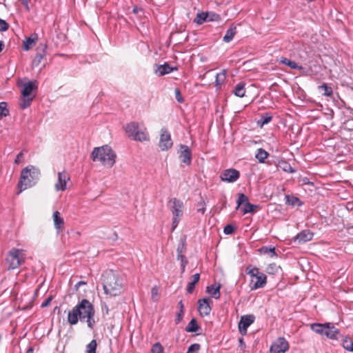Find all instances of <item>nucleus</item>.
<instances>
[{
	"label": "nucleus",
	"mask_w": 353,
	"mask_h": 353,
	"mask_svg": "<svg viewBox=\"0 0 353 353\" xmlns=\"http://www.w3.org/2000/svg\"><path fill=\"white\" fill-rule=\"evenodd\" d=\"M41 176L40 170L32 165L23 168L20 174L19 181L17 184L19 194L22 191L31 188L37 184Z\"/></svg>",
	"instance_id": "1"
},
{
	"label": "nucleus",
	"mask_w": 353,
	"mask_h": 353,
	"mask_svg": "<svg viewBox=\"0 0 353 353\" xmlns=\"http://www.w3.org/2000/svg\"><path fill=\"white\" fill-rule=\"evenodd\" d=\"M103 288L106 295L115 296L121 293L122 283L117 274L108 271L103 274Z\"/></svg>",
	"instance_id": "2"
},
{
	"label": "nucleus",
	"mask_w": 353,
	"mask_h": 353,
	"mask_svg": "<svg viewBox=\"0 0 353 353\" xmlns=\"http://www.w3.org/2000/svg\"><path fill=\"white\" fill-rule=\"evenodd\" d=\"M116 154L108 145L94 148L91 157L94 161H99L103 165L112 168L115 163Z\"/></svg>",
	"instance_id": "3"
},
{
	"label": "nucleus",
	"mask_w": 353,
	"mask_h": 353,
	"mask_svg": "<svg viewBox=\"0 0 353 353\" xmlns=\"http://www.w3.org/2000/svg\"><path fill=\"white\" fill-rule=\"evenodd\" d=\"M87 285V282L81 281L75 285L76 294L74 298L77 299V303L72 309H93V297L90 291L80 290L81 285Z\"/></svg>",
	"instance_id": "4"
},
{
	"label": "nucleus",
	"mask_w": 353,
	"mask_h": 353,
	"mask_svg": "<svg viewBox=\"0 0 353 353\" xmlns=\"http://www.w3.org/2000/svg\"><path fill=\"white\" fill-rule=\"evenodd\" d=\"M310 327L316 334L325 335L330 339H338V335L340 334L339 329L336 328L332 323H314L310 324Z\"/></svg>",
	"instance_id": "5"
},
{
	"label": "nucleus",
	"mask_w": 353,
	"mask_h": 353,
	"mask_svg": "<svg viewBox=\"0 0 353 353\" xmlns=\"http://www.w3.org/2000/svg\"><path fill=\"white\" fill-rule=\"evenodd\" d=\"M26 252L23 249L12 248L6 258L8 263V270H14L19 268L25 262Z\"/></svg>",
	"instance_id": "6"
},
{
	"label": "nucleus",
	"mask_w": 353,
	"mask_h": 353,
	"mask_svg": "<svg viewBox=\"0 0 353 353\" xmlns=\"http://www.w3.org/2000/svg\"><path fill=\"white\" fill-rule=\"evenodd\" d=\"M125 132L133 140L143 141L148 140L146 128L137 122H132L125 126Z\"/></svg>",
	"instance_id": "7"
},
{
	"label": "nucleus",
	"mask_w": 353,
	"mask_h": 353,
	"mask_svg": "<svg viewBox=\"0 0 353 353\" xmlns=\"http://www.w3.org/2000/svg\"><path fill=\"white\" fill-rule=\"evenodd\" d=\"M168 207L173 215L172 230L177 227L181 217L183 215V203L176 198H172L168 201Z\"/></svg>",
	"instance_id": "8"
},
{
	"label": "nucleus",
	"mask_w": 353,
	"mask_h": 353,
	"mask_svg": "<svg viewBox=\"0 0 353 353\" xmlns=\"http://www.w3.org/2000/svg\"><path fill=\"white\" fill-rule=\"evenodd\" d=\"M244 204L243 208H242V212L243 214L247 213H252L254 212L256 209L257 208V205L250 203L248 201V198L244 194H239V198L237 200V206L236 210H238L241 205Z\"/></svg>",
	"instance_id": "9"
},
{
	"label": "nucleus",
	"mask_w": 353,
	"mask_h": 353,
	"mask_svg": "<svg viewBox=\"0 0 353 353\" xmlns=\"http://www.w3.org/2000/svg\"><path fill=\"white\" fill-rule=\"evenodd\" d=\"M289 350L288 342L284 337H279L271 345L270 353H285Z\"/></svg>",
	"instance_id": "10"
},
{
	"label": "nucleus",
	"mask_w": 353,
	"mask_h": 353,
	"mask_svg": "<svg viewBox=\"0 0 353 353\" xmlns=\"http://www.w3.org/2000/svg\"><path fill=\"white\" fill-rule=\"evenodd\" d=\"M173 145L171 139L170 133L165 128H163L161 130V135L159 146L161 150H167L172 148Z\"/></svg>",
	"instance_id": "11"
},
{
	"label": "nucleus",
	"mask_w": 353,
	"mask_h": 353,
	"mask_svg": "<svg viewBox=\"0 0 353 353\" xmlns=\"http://www.w3.org/2000/svg\"><path fill=\"white\" fill-rule=\"evenodd\" d=\"M255 316L253 314H246L241 317L238 324V328L242 336L247 334L248 327L254 322Z\"/></svg>",
	"instance_id": "12"
},
{
	"label": "nucleus",
	"mask_w": 353,
	"mask_h": 353,
	"mask_svg": "<svg viewBox=\"0 0 353 353\" xmlns=\"http://www.w3.org/2000/svg\"><path fill=\"white\" fill-rule=\"evenodd\" d=\"M239 176V172L232 168L224 170L220 176L222 181H227L228 183H233L236 181Z\"/></svg>",
	"instance_id": "13"
},
{
	"label": "nucleus",
	"mask_w": 353,
	"mask_h": 353,
	"mask_svg": "<svg viewBox=\"0 0 353 353\" xmlns=\"http://www.w3.org/2000/svg\"><path fill=\"white\" fill-rule=\"evenodd\" d=\"M179 159L182 163L188 165H190L192 162V152L188 145H180Z\"/></svg>",
	"instance_id": "14"
},
{
	"label": "nucleus",
	"mask_w": 353,
	"mask_h": 353,
	"mask_svg": "<svg viewBox=\"0 0 353 353\" xmlns=\"http://www.w3.org/2000/svg\"><path fill=\"white\" fill-rule=\"evenodd\" d=\"M70 180L69 174L63 171L58 173V180L55 184L57 191H64L66 189L67 181Z\"/></svg>",
	"instance_id": "15"
},
{
	"label": "nucleus",
	"mask_w": 353,
	"mask_h": 353,
	"mask_svg": "<svg viewBox=\"0 0 353 353\" xmlns=\"http://www.w3.org/2000/svg\"><path fill=\"white\" fill-rule=\"evenodd\" d=\"M266 276L262 273L259 272L255 277L251 279V289L256 290L260 288H263L266 283Z\"/></svg>",
	"instance_id": "16"
},
{
	"label": "nucleus",
	"mask_w": 353,
	"mask_h": 353,
	"mask_svg": "<svg viewBox=\"0 0 353 353\" xmlns=\"http://www.w3.org/2000/svg\"><path fill=\"white\" fill-rule=\"evenodd\" d=\"M39 37L37 33H32L30 37H26L23 42V48L24 50L32 49L38 41Z\"/></svg>",
	"instance_id": "17"
},
{
	"label": "nucleus",
	"mask_w": 353,
	"mask_h": 353,
	"mask_svg": "<svg viewBox=\"0 0 353 353\" xmlns=\"http://www.w3.org/2000/svg\"><path fill=\"white\" fill-rule=\"evenodd\" d=\"M37 90L36 81H28L23 85V88L21 91L23 97H32L31 93Z\"/></svg>",
	"instance_id": "18"
},
{
	"label": "nucleus",
	"mask_w": 353,
	"mask_h": 353,
	"mask_svg": "<svg viewBox=\"0 0 353 353\" xmlns=\"http://www.w3.org/2000/svg\"><path fill=\"white\" fill-rule=\"evenodd\" d=\"M176 68H174L170 65L168 63H165L163 65H157V68L155 70V73L158 74V76L161 77L166 74H169L172 72Z\"/></svg>",
	"instance_id": "19"
},
{
	"label": "nucleus",
	"mask_w": 353,
	"mask_h": 353,
	"mask_svg": "<svg viewBox=\"0 0 353 353\" xmlns=\"http://www.w3.org/2000/svg\"><path fill=\"white\" fill-rule=\"evenodd\" d=\"M220 288L221 285L219 283H215L207 287L206 292L209 294L214 299H219L220 296Z\"/></svg>",
	"instance_id": "20"
},
{
	"label": "nucleus",
	"mask_w": 353,
	"mask_h": 353,
	"mask_svg": "<svg viewBox=\"0 0 353 353\" xmlns=\"http://www.w3.org/2000/svg\"><path fill=\"white\" fill-rule=\"evenodd\" d=\"M313 237V233L310 230H303L300 233H299L296 237V241H298L299 243H305L312 240Z\"/></svg>",
	"instance_id": "21"
},
{
	"label": "nucleus",
	"mask_w": 353,
	"mask_h": 353,
	"mask_svg": "<svg viewBox=\"0 0 353 353\" xmlns=\"http://www.w3.org/2000/svg\"><path fill=\"white\" fill-rule=\"evenodd\" d=\"M53 221L54 228L59 232L61 231L64 226L63 219L61 216L60 213L58 211H55L53 213Z\"/></svg>",
	"instance_id": "22"
},
{
	"label": "nucleus",
	"mask_w": 353,
	"mask_h": 353,
	"mask_svg": "<svg viewBox=\"0 0 353 353\" xmlns=\"http://www.w3.org/2000/svg\"><path fill=\"white\" fill-rule=\"evenodd\" d=\"M39 48H41V49L42 50V52H38L37 53L34 59L32 61V65L34 67H37L40 64L42 59L44 57V52H45V50H46V49L47 48V45L46 44H43V45L41 44L40 46L38 48V49Z\"/></svg>",
	"instance_id": "23"
},
{
	"label": "nucleus",
	"mask_w": 353,
	"mask_h": 353,
	"mask_svg": "<svg viewBox=\"0 0 353 353\" xmlns=\"http://www.w3.org/2000/svg\"><path fill=\"white\" fill-rule=\"evenodd\" d=\"M276 165L278 168H280L286 172L293 173L295 172L290 164L283 159L279 160Z\"/></svg>",
	"instance_id": "24"
},
{
	"label": "nucleus",
	"mask_w": 353,
	"mask_h": 353,
	"mask_svg": "<svg viewBox=\"0 0 353 353\" xmlns=\"http://www.w3.org/2000/svg\"><path fill=\"white\" fill-rule=\"evenodd\" d=\"M81 310H70L68 314V321L71 325H76L79 321Z\"/></svg>",
	"instance_id": "25"
},
{
	"label": "nucleus",
	"mask_w": 353,
	"mask_h": 353,
	"mask_svg": "<svg viewBox=\"0 0 353 353\" xmlns=\"http://www.w3.org/2000/svg\"><path fill=\"white\" fill-rule=\"evenodd\" d=\"M236 26H231L226 31V33L225 34V36L223 37V40L224 42L225 43H229L230 42L234 35L236 34Z\"/></svg>",
	"instance_id": "26"
},
{
	"label": "nucleus",
	"mask_w": 353,
	"mask_h": 353,
	"mask_svg": "<svg viewBox=\"0 0 353 353\" xmlns=\"http://www.w3.org/2000/svg\"><path fill=\"white\" fill-rule=\"evenodd\" d=\"M198 303V309H211V307H212V300L210 297H205L199 299Z\"/></svg>",
	"instance_id": "27"
},
{
	"label": "nucleus",
	"mask_w": 353,
	"mask_h": 353,
	"mask_svg": "<svg viewBox=\"0 0 353 353\" xmlns=\"http://www.w3.org/2000/svg\"><path fill=\"white\" fill-rule=\"evenodd\" d=\"M209 13L206 12H201L196 14V18L194 21L197 24H202L205 21H213L214 19L212 17L209 18Z\"/></svg>",
	"instance_id": "28"
},
{
	"label": "nucleus",
	"mask_w": 353,
	"mask_h": 353,
	"mask_svg": "<svg viewBox=\"0 0 353 353\" xmlns=\"http://www.w3.org/2000/svg\"><path fill=\"white\" fill-rule=\"evenodd\" d=\"M279 63L286 65L291 69H303L302 66L298 65V64L295 61H291L285 57H281L279 61Z\"/></svg>",
	"instance_id": "29"
},
{
	"label": "nucleus",
	"mask_w": 353,
	"mask_h": 353,
	"mask_svg": "<svg viewBox=\"0 0 353 353\" xmlns=\"http://www.w3.org/2000/svg\"><path fill=\"white\" fill-rule=\"evenodd\" d=\"M200 278L199 274L196 273L192 276V281L189 282L187 285L186 290L188 293L191 294L193 292L196 284L199 282Z\"/></svg>",
	"instance_id": "30"
},
{
	"label": "nucleus",
	"mask_w": 353,
	"mask_h": 353,
	"mask_svg": "<svg viewBox=\"0 0 353 353\" xmlns=\"http://www.w3.org/2000/svg\"><path fill=\"white\" fill-rule=\"evenodd\" d=\"M268 156L269 153L262 148L258 149L255 154L256 159L261 163H265V160L268 157Z\"/></svg>",
	"instance_id": "31"
},
{
	"label": "nucleus",
	"mask_w": 353,
	"mask_h": 353,
	"mask_svg": "<svg viewBox=\"0 0 353 353\" xmlns=\"http://www.w3.org/2000/svg\"><path fill=\"white\" fill-rule=\"evenodd\" d=\"M233 93L239 97H243L245 96V83H239L233 90Z\"/></svg>",
	"instance_id": "32"
},
{
	"label": "nucleus",
	"mask_w": 353,
	"mask_h": 353,
	"mask_svg": "<svg viewBox=\"0 0 353 353\" xmlns=\"http://www.w3.org/2000/svg\"><path fill=\"white\" fill-rule=\"evenodd\" d=\"M319 91L324 96L330 97L332 94V88L327 83H323L318 87Z\"/></svg>",
	"instance_id": "33"
},
{
	"label": "nucleus",
	"mask_w": 353,
	"mask_h": 353,
	"mask_svg": "<svg viewBox=\"0 0 353 353\" xmlns=\"http://www.w3.org/2000/svg\"><path fill=\"white\" fill-rule=\"evenodd\" d=\"M199 328L196 319L193 318L185 327V331L188 332H196Z\"/></svg>",
	"instance_id": "34"
},
{
	"label": "nucleus",
	"mask_w": 353,
	"mask_h": 353,
	"mask_svg": "<svg viewBox=\"0 0 353 353\" xmlns=\"http://www.w3.org/2000/svg\"><path fill=\"white\" fill-rule=\"evenodd\" d=\"M259 251L261 254H268L270 257L276 256V253L275 252V248L273 246H264L261 248Z\"/></svg>",
	"instance_id": "35"
},
{
	"label": "nucleus",
	"mask_w": 353,
	"mask_h": 353,
	"mask_svg": "<svg viewBox=\"0 0 353 353\" xmlns=\"http://www.w3.org/2000/svg\"><path fill=\"white\" fill-rule=\"evenodd\" d=\"M342 346L345 350L353 352V342L350 337L345 336L342 339Z\"/></svg>",
	"instance_id": "36"
},
{
	"label": "nucleus",
	"mask_w": 353,
	"mask_h": 353,
	"mask_svg": "<svg viewBox=\"0 0 353 353\" xmlns=\"http://www.w3.org/2000/svg\"><path fill=\"white\" fill-rule=\"evenodd\" d=\"M34 97H35L34 95H33L32 97H23L22 96V99H21V102H20L21 108L24 110V109L28 108L30 105L31 102L33 100V99L34 98Z\"/></svg>",
	"instance_id": "37"
},
{
	"label": "nucleus",
	"mask_w": 353,
	"mask_h": 353,
	"mask_svg": "<svg viewBox=\"0 0 353 353\" xmlns=\"http://www.w3.org/2000/svg\"><path fill=\"white\" fill-rule=\"evenodd\" d=\"M95 310H87L86 312V316H87V323L88 326L92 329L94 324L95 323V321L94 319Z\"/></svg>",
	"instance_id": "38"
},
{
	"label": "nucleus",
	"mask_w": 353,
	"mask_h": 353,
	"mask_svg": "<svg viewBox=\"0 0 353 353\" xmlns=\"http://www.w3.org/2000/svg\"><path fill=\"white\" fill-rule=\"evenodd\" d=\"M225 77H226V76H225V70H223V72H221L220 73H218L216 75L215 82H216V86L217 88H219L220 86L223 83V82L225 80Z\"/></svg>",
	"instance_id": "39"
},
{
	"label": "nucleus",
	"mask_w": 353,
	"mask_h": 353,
	"mask_svg": "<svg viewBox=\"0 0 353 353\" xmlns=\"http://www.w3.org/2000/svg\"><path fill=\"white\" fill-rule=\"evenodd\" d=\"M286 203L288 205L294 206V205H301V203L298 197L294 196H286Z\"/></svg>",
	"instance_id": "40"
},
{
	"label": "nucleus",
	"mask_w": 353,
	"mask_h": 353,
	"mask_svg": "<svg viewBox=\"0 0 353 353\" xmlns=\"http://www.w3.org/2000/svg\"><path fill=\"white\" fill-rule=\"evenodd\" d=\"M97 341L95 339L92 340L87 345H86V352L87 353H96L97 352Z\"/></svg>",
	"instance_id": "41"
},
{
	"label": "nucleus",
	"mask_w": 353,
	"mask_h": 353,
	"mask_svg": "<svg viewBox=\"0 0 353 353\" xmlns=\"http://www.w3.org/2000/svg\"><path fill=\"white\" fill-rule=\"evenodd\" d=\"M9 114V110L7 108L6 102L0 103V119Z\"/></svg>",
	"instance_id": "42"
},
{
	"label": "nucleus",
	"mask_w": 353,
	"mask_h": 353,
	"mask_svg": "<svg viewBox=\"0 0 353 353\" xmlns=\"http://www.w3.org/2000/svg\"><path fill=\"white\" fill-rule=\"evenodd\" d=\"M163 347L159 342L155 343L151 349V353H163Z\"/></svg>",
	"instance_id": "43"
},
{
	"label": "nucleus",
	"mask_w": 353,
	"mask_h": 353,
	"mask_svg": "<svg viewBox=\"0 0 353 353\" xmlns=\"http://www.w3.org/2000/svg\"><path fill=\"white\" fill-rule=\"evenodd\" d=\"M272 120V116L266 114L265 115H263L261 118L258 121V124H260L263 126L265 124L268 123Z\"/></svg>",
	"instance_id": "44"
},
{
	"label": "nucleus",
	"mask_w": 353,
	"mask_h": 353,
	"mask_svg": "<svg viewBox=\"0 0 353 353\" xmlns=\"http://www.w3.org/2000/svg\"><path fill=\"white\" fill-rule=\"evenodd\" d=\"M246 273L252 276V278L255 277V276L260 272L257 268H252L251 265L247 267Z\"/></svg>",
	"instance_id": "45"
},
{
	"label": "nucleus",
	"mask_w": 353,
	"mask_h": 353,
	"mask_svg": "<svg viewBox=\"0 0 353 353\" xmlns=\"http://www.w3.org/2000/svg\"><path fill=\"white\" fill-rule=\"evenodd\" d=\"M280 267L277 266L275 263H272L268 265L266 269V272L268 274H274L277 272L279 270Z\"/></svg>",
	"instance_id": "46"
},
{
	"label": "nucleus",
	"mask_w": 353,
	"mask_h": 353,
	"mask_svg": "<svg viewBox=\"0 0 353 353\" xmlns=\"http://www.w3.org/2000/svg\"><path fill=\"white\" fill-rule=\"evenodd\" d=\"M200 348L201 345L199 343H193L188 347L186 353H199Z\"/></svg>",
	"instance_id": "47"
},
{
	"label": "nucleus",
	"mask_w": 353,
	"mask_h": 353,
	"mask_svg": "<svg viewBox=\"0 0 353 353\" xmlns=\"http://www.w3.org/2000/svg\"><path fill=\"white\" fill-rule=\"evenodd\" d=\"M198 212H201V214H204L205 212V203L204 200L201 199V201H199L197 203V209Z\"/></svg>",
	"instance_id": "48"
},
{
	"label": "nucleus",
	"mask_w": 353,
	"mask_h": 353,
	"mask_svg": "<svg viewBox=\"0 0 353 353\" xmlns=\"http://www.w3.org/2000/svg\"><path fill=\"white\" fill-rule=\"evenodd\" d=\"M152 299L154 301H157L159 298V288L157 286H154L151 290Z\"/></svg>",
	"instance_id": "49"
},
{
	"label": "nucleus",
	"mask_w": 353,
	"mask_h": 353,
	"mask_svg": "<svg viewBox=\"0 0 353 353\" xmlns=\"http://www.w3.org/2000/svg\"><path fill=\"white\" fill-rule=\"evenodd\" d=\"M234 230L235 228L232 225L228 224L226 226H225L223 229V232L225 234H231L234 232Z\"/></svg>",
	"instance_id": "50"
},
{
	"label": "nucleus",
	"mask_w": 353,
	"mask_h": 353,
	"mask_svg": "<svg viewBox=\"0 0 353 353\" xmlns=\"http://www.w3.org/2000/svg\"><path fill=\"white\" fill-rule=\"evenodd\" d=\"M53 296H49L47 297L41 304V307H46L50 306L51 301H52Z\"/></svg>",
	"instance_id": "51"
},
{
	"label": "nucleus",
	"mask_w": 353,
	"mask_h": 353,
	"mask_svg": "<svg viewBox=\"0 0 353 353\" xmlns=\"http://www.w3.org/2000/svg\"><path fill=\"white\" fill-rule=\"evenodd\" d=\"M174 93H175V97H176V101L179 103H182L183 102V99L181 94V92H180L179 89L176 88L174 90Z\"/></svg>",
	"instance_id": "52"
},
{
	"label": "nucleus",
	"mask_w": 353,
	"mask_h": 353,
	"mask_svg": "<svg viewBox=\"0 0 353 353\" xmlns=\"http://www.w3.org/2000/svg\"><path fill=\"white\" fill-rule=\"evenodd\" d=\"M8 28V23L5 20L0 19V31H6Z\"/></svg>",
	"instance_id": "53"
},
{
	"label": "nucleus",
	"mask_w": 353,
	"mask_h": 353,
	"mask_svg": "<svg viewBox=\"0 0 353 353\" xmlns=\"http://www.w3.org/2000/svg\"><path fill=\"white\" fill-rule=\"evenodd\" d=\"M183 310H179V312L177 313L176 319H175V323L179 324L183 319Z\"/></svg>",
	"instance_id": "54"
},
{
	"label": "nucleus",
	"mask_w": 353,
	"mask_h": 353,
	"mask_svg": "<svg viewBox=\"0 0 353 353\" xmlns=\"http://www.w3.org/2000/svg\"><path fill=\"white\" fill-rule=\"evenodd\" d=\"M239 346L241 348V350H244L246 347V345L244 342V339L243 337H240L239 339Z\"/></svg>",
	"instance_id": "55"
},
{
	"label": "nucleus",
	"mask_w": 353,
	"mask_h": 353,
	"mask_svg": "<svg viewBox=\"0 0 353 353\" xmlns=\"http://www.w3.org/2000/svg\"><path fill=\"white\" fill-rule=\"evenodd\" d=\"M23 152H19L17 155V157L14 160V163L16 164H19L21 162V158L23 157Z\"/></svg>",
	"instance_id": "56"
},
{
	"label": "nucleus",
	"mask_w": 353,
	"mask_h": 353,
	"mask_svg": "<svg viewBox=\"0 0 353 353\" xmlns=\"http://www.w3.org/2000/svg\"><path fill=\"white\" fill-rule=\"evenodd\" d=\"M33 299H34V297H32L31 301L28 305L23 306L21 309H23V310L31 309L34 306V304L32 303L34 301Z\"/></svg>",
	"instance_id": "57"
},
{
	"label": "nucleus",
	"mask_w": 353,
	"mask_h": 353,
	"mask_svg": "<svg viewBox=\"0 0 353 353\" xmlns=\"http://www.w3.org/2000/svg\"><path fill=\"white\" fill-rule=\"evenodd\" d=\"M86 312H87V310H84V312H83L82 310H81L80 316H79V319L81 321H83L85 320V319L87 318V316H86Z\"/></svg>",
	"instance_id": "58"
},
{
	"label": "nucleus",
	"mask_w": 353,
	"mask_h": 353,
	"mask_svg": "<svg viewBox=\"0 0 353 353\" xmlns=\"http://www.w3.org/2000/svg\"><path fill=\"white\" fill-rule=\"evenodd\" d=\"M201 316L210 315V310H198Z\"/></svg>",
	"instance_id": "59"
},
{
	"label": "nucleus",
	"mask_w": 353,
	"mask_h": 353,
	"mask_svg": "<svg viewBox=\"0 0 353 353\" xmlns=\"http://www.w3.org/2000/svg\"><path fill=\"white\" fill-rule=\"evenodd\" d=\"M22 3V4L24 6L26 10L27 11H29L30 10V8H29V6H28V1L29 0H20Z\"/></svg>",
	"instance_id": "60"
},
{
	"label": "nucleus",
	"mask_w": 353,
	"mask_h": 353,
	"mask_svg": "<svg viewBox=\"0 0 353 353\" xmlns=\"http://www.w3.org/2000/svg\"><path fill=\"white\" fill-rule=\"evenodd\" d=\"M181 273H183L184 271H185V265H186L188 261L185 259V260H181Z\"/></svg>",
	"instance_id": "61"
},
{
	"label": "nucleus",
	"mask_w": 353,
	"mask_h": 353,
	"mask_svg": "<svg viewBox=\"0 0 353 353\" xmlns=\"http://www.w3.org/2000/svg\"><path fill=\"white\" fill-rule=\"evenodd\" d=\"M346 230L350 234H353V232H352V230H353V226L347 225Z\"/></svg>",
	"instance_id": "62"
},
{
	"label": "nucleus",
	"mask_w": 353,
	"mask_h": 353,
	"mask_svg": "<svg viewBox=\"0 0 353 353\" xmlns=\"http://www.w3.org/2000/svg\"><path fill=\"white\" fill-rule=\"evenodd\" d=\"M177 259H180L181 261V260H185V257L184 255L182 254V253L181 254H180V253L177 254Z\"/></svg>",
	"instance_id": "63"
},
{
	"label": "nucleus",
	"mask_w": 353,
	"mask_h": 353,
	"mask_svg": "<svg viewBox=\"0 0 353 353\" xmlns=\"http://www.w3.org/2000/svg\"><path fill=\"white\" fill-rule=\"evenodd\" d=\"M33 352H34V348L30 346L28 348L26 353H33Z\"/></svg>",
	"instance_id": "64"
}]
</instances>
